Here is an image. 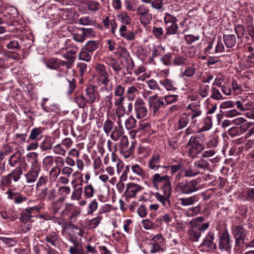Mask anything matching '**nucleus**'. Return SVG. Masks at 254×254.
<instances>
[{
	"label": "nucleus",
	"mask_w": 254,
	"mask_h": 254,
	"mask_svg": "<svg viewBox=\"0 0 254 254\" xmlns=\"http://www.w3.org/2000/svg\"><path fill=\"white\" fill-rule=\"evenodd\" d=\"M170 177L167 174L160 176L154 174L152 177V183L153 186L158 189V185L161 184L160 191L154 193V196L165 207H168L170 205V197L172 194V189Z\"/></svg>",
	"instance_id": "obj_1"
},
{
	"label": "nucleus",
	"mask_w": 254,
	"mask_h": 254,
	"mask_svg": "<svg viewBox=\"0 0 254 254\" xmlns=\"http://www.w3.org/2000/svg\"><path fill=\"white\" fill-rule=\"evenodd\" d=\"M204 218L202 216L197 217L191 219L189 224L190 227L188 231L189 240L192 242L199 241L202 233H204L209 227V223H202Z\"/></svg>",
	"instance_id": "obj_2"
},
{
	"label": "nucleus",
	"mask_w": 254,
	"mask_h": 254,
	"mask_svg": "<svg viewBox=\"0 0 254 254\" xmlns=\"http://www.w3.org/2000/svg\"><path fill=\"white\" fill-rule=\"evenodd\" d=\"M199 181L197 179L191 181L183 180L177 184L175 190L178 192L186 194L194 192L200 189Z\"/></svg>",
	"instance_id": "obj_3"
},
{
	"label": "nucleus",
	"mask_w": 254,
	"mask_h": 254,
	"mask_svg": "<svg viewBox=\"0 0 254 254\" xmlns=\"http://www.w3.org/2000/svg\"><path fill=\"white\" fill-rule=\"evenodd\" d=\"M161 157L158 153H154L148 161V168L154 171H157L155 174L160 176L166 175L169 170L170 167L160 165Z\"/></svg>",
	"instance_id": "obj_4"
},
{
	"label": "nucleus",
	"mask_w": 254,
	"mask_h": 254,
	"mask_svg": "<svg viewBox=\"0 0 254 254\" xmlns=\"http://www.w3.org/2000/svg\"><path fill=\"white\" fill-rule=\"evenodd\" d=\"M74 230H78L77 234L81 237L84 235V230L78 227L74 224H69L64 223L63 226V229L61 230V234L63 236L66 238L70 242L77 240V237L75 235Z\"/></svg>",
	"instance_id": "obj_5"
},
{
	"label": "nucleus",
	"mask_w": 254,
	"mask_h": 254,
	"mask_svg": "<svg viewBox=\"0 0 254 254\" xmlns=\"http://www.w3.org/2000/svg\"><path fill=\"white\" fill-rule=\"evenodd\" d=\"M41 170V166L37 159H34L31 162L29 170L24 174L26 182L28 184L35 183L37 180L39 173Z\"/></svg>",
	"instance_id": "obj_6"
},
{
	"label": "nucleus",
	"mask_w": 254,
	"mask_h": 254,
	"mask_svg": "<svg viewBox=\"0 0 254 254\" xmlns=\"http://www.w3.org/2000/svg\"><path fill=\"white\" fill-rule=\"evenodd\" d=\"M232 233L235 238V247L243 248L248 235V231L242 225H236L232 228Z\"/></svg>",
	"instance_id": "obj_7"
},
{
	"label": "nucleus",
	"mask_w": 254,
	"mask_h": 254,
	"mask_svg": "<svg viewBox=\"0 0 254 254\" xmlns=\"http://www.w3.org/2000/svg\"><path fill=\"white\" fill-rule=\"evenodd\" d=\"M164 239L161 235H156L150 240L149 243L150 252L155 254L160 252H164L165 248Z\"/></svg>",
	"instance_id": "obj_8"
},
{
	"label": "nucleus",
	"mask_w": 254,
	"mask_h": 254,
	"mask_svg": "<svg viewBox=\"0 0 254 254\" xmlns=\"http://www.w3.org/2000/svg\"><path fill=\"white\" fill-rule=\"evenodd\" d=\"M136 13L139 16V19L143 25H147L152 18V14L150 12L149 7L144 4L140 5L136 10Z\"/></svg>",
	"instance_id": "obj_9"
},
{
	"label": "nucleus",
	"mask_w": 254,
	"mask_h": 254,
	"mask_svg": "<svg viewBox=\"0 0 254 254\" xmlns=\"http://www.w3.org/2000/svg\"><path fill=\"white\" fill-rule=\"evenodd\" d=\"M94 69L99 82L101 84L107 86L111 80L110 75L107 67L103 64H98L95 65Z\"/></svg>",
	"instance_id": "obj_10"
},
{
	"label": "nucleus",
	"mask_w": 254,
	"mask_h": 254,
	"mask_svg": "<svg viewBox=\"0 0 254 254\" xmlns=\"http://www.w3.org/2000/svg\"><path fill=\"white\" fill-rule=\"evenodd\" d=\"M134 111L135 117L137 119H142L146 117L148 110L143 99L138 98L134 102Z\"/></svg>",
	"instance_id": "obj_11"
},
{
	"label": "nucleus",
	"mask_w": 254,
	"mask_h": 254,
	"mask_svg": "<svg viewBox=\"0 0 254 254\" xmlns=\"http://www.w3.org/2000/svg\"><path fill=\"white\" fill-rule=\"evenodd\" d=\"M232 241L227 231L223 232L219 238L218 247L220 251L230 253L232 249Z\"/></svg>",
	"instance_id": "obj_12"
},
{
	"label": "nucleus",
	"mask_w": 254,
	"mask_h": 254,
	"mask_svg": "<svg viewBox=\"0 0 254 254\" xmlns=\"http://www.w3.org/2000/svg\"><path fill=\"white\" fill-rule=\"evenodd\" d=\"M214 233L209 232L203 239L199 247L205 252L214 251L217 248L216 244L214 242Z\"/></svg>",
	"instance_id": "obj_13"
},
{
	"label": "nucleus",
	"mask_w": 254,
	"mask_h": 254,
	"mask_svg": "<svg viewBox=\"0 0 254 254\" xmlns=\"http://www.w3.org/2000/svg\"><path fill=\"white\" fill-rule=\"evenodd\" d=\"M120 146V153L123 154L125 158H128L133 153V148L134 145L133 143L129 145L127 137L126 135L122 136L120 141L119 143Z\"/></svg>",
	"instance_id": "obj_14"
},
{
	"label": "nucleus",
	"mask_w": 254,
	"mask_h": 254,
	"mask_svg": "<svg viewBox=\"0 0 254 254\" xmlns=\"http://www.w3.org/2000/svg\"><path fill=\"white\" fill-rule=\"evenodd\" d=\"M148 105L154 114H156L161 108H164L166 104L163 99L155 94L148 98Z\"/></svg>",
	"instance_id": "obj_15"
},
{
	"label": "nucleus",
	"mask_w": 254,
	"mask_h": 254,
	"mask_svg": "<svg viewBox=\"0 0 254 254\" xmlns=\"http://www.w3.org/2000/svg\"><path fill=\"white\" fill-rule=\"evenodd\" d=\"M5 194L7 195V199L12 200L13 203L16 205L21 204L26 202L28 199L26 196L16 191L14 189L11 188H9L6 191Z\"/></svg>",
	"instance_id": "obj_16"
},
{
	"label": "nucleus",
	"mask_w": 254,
	"mask_h": 254,
	"mask_svg": "<svg viewBox=\"0 0 254 254\" xmlns=\"http://www.w3.org/2000/svg\"><path fill=\"white\" fill-rule=\"evenodd\" d=\"M57 196V190L55 188H47L37 192V197L44 201H52L55 199Z\"/></svg>",
	"instance_id": "obj_17"
},
{
	"label": "nucleus",
	"mask_w": 254,
	"mask_h": 254,
	"mask_svg": "<svg viewBox=\"0 0 254 254\" xmlns=\"http://www.w3.org/2000/svg\"><path fill=\"white\" fill-rule=\"evenodd\" d=\"M143 190V188L134 183H129L127 185L125 195L127 198L135 197L136 194Z\"/></svg>",
	"instance_id": "obj_18"
},
{
	"label": "nucleus",
	"mask_w": 254,
	"mask_h": 254,
	"mask_svg": "<svg viewBox=\"0 0 254 254\" xmlns=\"http://www.w3.org/2000/svg\"><path fill=\"white\" fill-rule=\"evenodd\" d=\"M105 63L108 66L109 69L110 68H112L116 75H118L124 68L123 63L119 62L113 57L107 58L105 60Z\"/></svg>",
	"instance_id": "obj_19"
},
{
	"label": "nucleus",
	"mask_w": 254,
	"mask_h": 254,
	"mask_svg": "<svg viewBox=\"0 0 254 254\" xmlns=\"http://www.w3.org/2000/svg\"><path fill=\"white\" fill-rule=\"evenodd\" d=\"M98 92L95 86L90 85L85 90L84 96L87 103L91 104L95 101Z\"/></svg>",
	"instance_id": "obj_20"
},
{
	"label": "nucleus",
	"mask_w": 254,
	"mask_h": 254,
	"mask_svg": "<svg viewBox=\"0 0 254 254\" xmlns=\"http://www.w3.org/2000/svg\"><path fill=\"white\" fill-rule=\"evenodd\" d=\"M44 63L47 68L52 70H60L63 66L62 60L56 58L48 59L45 60Z\"/></svg>",
	"instance_id": "obj_21"
},
{
	"label": "nucleus",
	"mask_w": 254,
	"mask_h": 254,
	"mask_svg": "<svg viewBox=\"0 0 254 254\" xmlns=\"http://www.w3.org/2000/svg\"><path fill=\"white\" fill-rule=\"evenodd\" d=\"M205 141V136L203 134L199 133L192 135L187 145H194L199 147H204L203 142Z\"/></svg>",
	"instance_id": "obj_22"
},
{
	"label": "nucleus",
	"mask_w": 254,
	"mask_h": 254,
	"mask_svg": "<svg viewBox=\"0 0 254 254\" xmlns=\"http://www.w3.org/2000/svg\"><path fill=\"white\" fill-rule=\"evenodd\" d=\"M187 108L190 109L192 112V115L190 118V124L191 125H193V126H195L198 118L202 114V111L199 108H197V106L192 104H189Z\"/></svg>",
	"instance_id": "obj_23"
},
{
	"label": "nucleus",
	"mask_w": 254,
	"mask_h": 254,
	"mask_svg": "<svg viewBox=\"0 0 254 254\" xmlns=\"http://www.w3.org/2000/svg\"><path fill=\"white\" fill-rule=\"evenodd\" d=\"M4 40L5 41L6 48L11 51H17L20 49V45L18 39H14L11 36H6Z\"/></svg>",
	"instance_id": "obj_24"
},
{
	"label": "nucleus",
	"mask_w": 254,
	"mask_h": 254,
	"mask_svg": "<svg viewBox=\"0 0 254 254\" xmlns=\"http://www.w3.org/2000/svg\"><path fill=\"white\" fill-rule=\"evenodd\" d=\"M117 124L118 125V127H115V128L111 132L110 135V138L114 141H117L120 138H121L122 136H124L123 134L124 133V129L121 123H119V122H117Z\"/></svg>",
	"instance_id": "obj_25"
},
{
	"label": "nucleus",
	"mask_w": 254,
	"mask_h": 254,
	"mask_svg": "<svg viewBox=\"0 0 254 254\" xmlns=\"http://www.w3.org/2000/svg\"><path fill=\"white\" fill-rule=\"evenodd\" d=\"M59 235L55 232H51L46 234L45 237V241L51 246L56 247L59 243Z\"/></svg>",
	"instance_id": "obj_26"
},
{
	"label": "nucleus",
	"mask_w": 254,
	"mask_h": 254,
	"mask_svg": "<svg viewBox=\"0 0 254 254\" xmlns=\"http://www.w3.org/2000/svg\"><path fill=\"white\" fill-rule=\"evenodd\" d=\"M63 57L66 61L62 60L63 66H65L67 69H70L73 67L74 61L76 59L75 55H71L70 52H67L63 55Z\"/></svg>",
	"instance_id": "obj_27"
},
{
	"label": "nucleus",
	"mask_w": 254,
	"mask_h": 254,
	"mask_svg": "<svg viewBox=\"0 0 254 254\" xmlns=\"http://www.w3.org/2000/svg\"><path fill=\"white\" fill-rule=\"evenodd\" d=\"M48 183V177L47 175H42L38 178L36 184V191L37 192L47 188L46 185Z\"/></svg>",
	"instance_id": "obj_28"
},
{
	"label": "nucleus",
	"mask_w": 254,
	"mask_h": 254,
	"mask_svg": "<svg viewBox=\"0 0 254 254\" xmlns=\"http://www.w3.org/2000/svg\"><path fill=\"white\" fill-rule=\"evenodd\" d=\"M160 83L167 91H175L177 89L175 82L170 78H165L160 81Z\"/></svg>",
	"instance_id": "obj_29"
},
{
	"label": "nucleus",
	"mask_w": 254,
	"mask_h": 254,
	"mask_svg": "<svg viewBox=\"0 0 254 254\" xmlns=\"http://www.w3.org/2000/svg\"><path fill=\"white\" fill-rule=\"evenodd\" d=\"M119 32L121 36L128 41L133 40L135 38L134 33L133 31H127V27L125 25L121 26Z\"/></svg>",
	"instance_id": "obj_30"
},
{
	"label": "nucleus",
	"mask_w": 254,
	"mask_h": 254,
	"mask_svg": "<svg viewBox=\"0 0 254 254\" xmlns=\"http://www.w3.org/2000/svg\"><path fill=\"white\" fill-rule=\"evenodd\" d=\"M189 147L188 155L191 158H195L198 157V155L204 149V147H198L194 145H187Z\"/></svg>",
	"instance_id": "obj_31"
},
{
	"label": "nucleus",
	"mask_w": 254,
	"mask_h": 254,
	"mask_svg": "<svg viewBox=\"0 0 254 254\" xmlns=\"http://www.w3.org/2000/svg\"><path fill=\"white\" fill-rule=\"evenodd\" d=\"M142 130L146 136H149L154 133L153 130L151 128L150 124L147 122H140L138 128L135 131Z\"/></svg>",
	"instance_id": "obj_32"
},
{
	"label": "nucleus",
	"mask_w": 254,
	"mask_h": 254,
	"mask_svg": "<svg viewBox=\"0 0 254 254\" xmlns=\"http://www.w3.org/2000/svg\"><path fill=\"white\" fill-rule=\"evenodd\" d=\"M22 173V167L20 166H18L7 175L9 176L11 181L13 180L14 182L16 183L18 182L21 178Z\"/></svg>",
	"instance_id": "obj_33"
},
{
	"label": "nucleus",
	"mask_w": 254,
	"mask_h": 254,
	"mask_svg": "<svg viewBox=\"0 0 254 254\" xmlns=\"http://www.w3.org/2000/svg\"><path fill=\"white\" fill-rule=\"evenodd\" d=\"M223 39L224 44L227 48H232L236 44V36L234 34H224Z\"/></svg>",
	"instance_id": "obj_34"
},
{
	"label": "nucleus",
	"mask_w": 254,
	"mask_h": 254,
	"mask_svg": "<svg viewBox=\"0 0 254 254\" xmlns=\"http://www.w3.org/2000/svg\"><path fill=\"white\" fill-rule=\"evenodd\" d=\"M165 29L166 30V35H179V31L178 30L179 27L176 23L165 25Z\"/></svg>",
	"instance_id": "obj_35"
},
{
	"label": "nucleus",
	"mask_w": 254,
	"mask_h": 254,
	"mask_svg": "<svg viewBox=\"0 0 254 254\" xmlns=\"http://www.w3.org/2000/svg\"><path fill=\"white\" fill-rule=\"evenodd\" d=\"M42 129L41 127L34 128L31 130L29 140L38 141L42 137Z\"/></svg>",
	"instance_id": "obj_36"
},
{
	"label": "nucleus",
	"mask_w": 254,
	"mask_h": 254,
	"mask_svg": "<svg viewBox=\"0 0 254 254\" xmlns=\"http://www.w3.org/2000/svg\"><path fill=\"white\" fill-rule=\"evenodd\" d=\"M64 200V197L52 201L51 208L54 214H57L63 206V202Z\"/></svg>",
	"instance_id": "obj_37"
},
{
	"label": "nucleus",
	"mask_w": 254,
	"mask_h": 254,
	"mask_svg": "<svg viewBox=\"0 0 254 254\" xmlns=\"http://www.w3.org/2000/svg\"><path fill=\"white\" fill-rule=\"evenodd\" d=\"M116 127L115 123L109 118H108L103 124V130L107 135Z\"/></svg>",
	"instance_id": "obj_38"
},
{
	"label": "nucleus",
	"mask_w": 254,
	"mask_h": 254,
	"mask_svg": "<svg viewBox=\"0 0 254 254\" xmlns=\"http://www.w3.org/2000/svg\"><path fill=\"white\" fill-rule=\"evenodd\" d=\"M73 246H70L69 248V253L70 254H83V251L82 249L80 244L75 240L71 242Z\"/></svg>",
	"instance_id": "obj_39"
},
{
	"label": "nucleus",
	"mask_w": 254,
	"mask_h": 254,
	"mask_svg": "<svg viewBox=\"0 0 254 254\" xmlns=\"http://www.w3.org/2000/svg\"><path fill=\"white\" fill-rule=\"evenodd\" d=\"M131 172L133 175L143 178L145 175V170L137 164H132L130 166Z\"/></svg>",
	"instance_id": "obj_40"
},
{
	"label": "nucleus",
	"mask_w": 254,
	"mask_h": 254,
	"mask_svg": "<svg viewBox=\"0 0 254 254\" xmlns=\"http://www.w3.org/2000/svg\"><path fill=\"white\" fill-rule=\"evenodd\" d=\"M33 217L32 213L27 208L21 213L20 221L25 224L31 222Z\"/></svg>",
	"instance_id": "obj_41"
},
{
	"label": "nucleus",
	"mask_w": 254,
	"mask_h": 254,
	"mask_svg": "<svg viewBox=\"0 0 254 254\" xmlns=\"http://www.w3.org/2000/svg\"><path fill=\"white\" fill-rule=\"evenodd\" d=\"M138 93V91L136 86L133 85L128 86L126 91L127 100L128 101L134 100Z\"/></svg>",
	"instance_id": "obj_42"
},
{
	"label": "nucleus",
	"mask_w": 254,
	"mask_h": 254,
	"mask_svg": "<svg viewBox=\"0 0 254 254\" xmlns=\"http://www.w3.org/2000/svg\"><path fill=\"white\" fill-rule=\"evenodd\" d=\"M12 187V181L8 175L1 176L0 178V187L2 190L5 188H10Z\"/></svg>",
	"instance_id": "obj_43"
},
{
	"label": "nucleus",
	"mask_w": 254,
	"mask_h": 254,
	"mask_svg": "<svg viewBox=\"0 0 254 254\" xmlns=\"http://www.w3.org/2000/svg\"><path fill=\"white\" fill-rule=\"evenodd\" d=\"M98 41L92 40L88 41L83 48L92 54L93 52L98 48Z\"/></svg>",
	"instance_id": "obj_44"
},
{
	"label": "nucleus",
	"mask_w": 254,
	"mask_h": 254,
	"mask_svg": "<svg viewBox=\"0 0 254 254\" xmlns=\"http://www.w3.org/2000/svg\"><path fill=\"white\" fill-rule=\"evenodd\" d=\"M194 164L202 174H203V172L208 169L209 165L208 162L203 158H201L199 160L195 161Z\"/></svg>",
	"instance_id": "obj_45"
},
{
	"label": "nucleus",
	"mask_w": 254,
	"mask_h": 254,
	"mask_svg": "<svg viewBox=\"0 0 254 254\" xmlns=\"http://www.w3.org/2000/svg\"><path fill=\"white\" fill-rule=\"evenodd\" d=\"M20 154L18 153L13 154L8 159V164L11 167H14L18 164L21 165L20 163Z\"/></svg>",
	"instance_id": "obj_46"
},
{
	"label": "nucleus",
	"mask_w": 254,
	"mask_h": 254,
	"mask_svg": "<svg viewBox=\"0 0 254 254\" xmlns=\"http://www.w3.org/2000/svg\"><path fill=\"white\" fill-rule=\"evenodd\" d=\"M184 116H181L177 123V127L179 129H181L187 127L190 122L189 117L184 113Z\"/></svg>",
	"instance_id": "obj_47"
},
{
	"label": "nucleus",
	"mask_w": 254,
	"mask_h": 254,
	"mask_svg": "<svg viewBox=\"0 0 254 254\" xmlns=\"http://www.w3.org/2000/svg\"><path fill=\"white\" fill-rule=\"evenodd\" d=\"M95 190L93 185L90 183L87 184L84 188V196L86 198H91L93 196Z\"/></svg>",
	"instance_id": "obj_48"
},
{
	"label": "nucleus",
	"mask_w": 254,
	"mask_h": 254,
	"mask_svg": "<svg viewBox=\"0 0 254 254\" xmlns=\"http://www.w3.org/2000/svg\"><path fill=\"white\" fill-rule=\"evenodd\" d=\"M179 200L182 206H188L192 205L197 201V197L196 195H193L188 198H181Z\"/></svg>",
	"instance_id": "obj_49"
},
{
	"label": "nucleus",
	"mask_w": 254,
	"mask_h": 254,
	"mask_svg": "<svg viewBox=\"0 0 254 254\" xmlns=\"http://www.w3.org/2000/svg\"><path fill=\"white\" fill-rule=\"evenodd\" d=\"M74 100L80 108H84L87 103L86 98L83 93L77 94L75 96Z\"/></svg>",
	"instance_id": "obj_50"
},
{
	"label": "nucleus",
	"mask_w": 254,
	"mask_h": 254,
	"mask_svg": "<svg viewBox=\"0 0 254 254\" xmlns=\"http://www.w3.org/2000/svg\"><path fill=\"white\" fill-rule=\"evenodd\" d=\"M136 120L132 115H130L125 122V126L126 128L129 130L136 126Z\"/></svg>",
	"instance_id": "obj_51"
},
{
	"label": "nucleus",
	"mask_w": 254,
	"mask_h": 254,
	"mask_svg": "<svg viewBox=\"0 0 254 254\" xmlns=\"http://www.w3.org/2000/svg\"><path fill=\"white\" fill-rule=\"evenodd\" d=\"M74 190L72 192L70 198L71 200H79L82 195V187H77V185H73V186Z\"/></svg>",
	"instance_id": "obj_52"
},
{
	"label": "nucleus",
	"mask_w": 254,
	"mask_h": 254,
	"mask_svg": "<svg viewBox=\"0 0 254 254\" xmlns=\"http://www.w3.org/2000/svg\"><path fill=\"white\" fill-rule=\"evenodd\" d=\"M173 61V54L168 53L163 55L160 58V61L165 66H171L172 64Z\"/></svg>",
	"instance_id": "obj_53"
},
{
	"label": "nucleus",
	"mask_w": 254,
	"mask_h": 254,
	"mask_svg": "<svg viewBox=\"0 0 254 254\" xmlns=\"http://www.w3.org/2000/svg\"><path fill=\"white\" fill-rule=\"evenodd\" d=\"M165 53V48L161 45L154 46L151 58H155L162 55Z\"/></svg>",
	"instance_id": "obj_54"
},
{
	"label": "nucleus",
	"mask_w": 254,
	"mask_h": 254,
	"mask_svg": "<svg viewBox=\"0 0 254 254\" xmlns=\"http://www.w3.org/2000/svg\"><path fill=\"white\" fill-rule=\"evenodd\" d=\"M115 114L118 119L119 123H121V119L127 115L126 109L123 106L117 107L115 109Z\"/></svg>",
	"instance_id": "obj_55"
},
{
	"label": "nucleus",
	"mask_w": 254,
	"mask_h": 254,
	"mask_svg": "<svg viewBox=\"0 0 254 254\" xmlns=\"http://www.w3.org/2000/svg\"><path fill=\"white\" fill-rule=\"evenodd\" d=\"M212 123L211 117L210 116H207L204 118L203 121V126L200 128V130L202 131H205L208 130L212 127Z\"/></svg>",
	"instance_id": "obj_56"
},
{
	"label": "nucleus",
	"mask_w": 254,
	"mask_h": 254,
	"mask_svg": "<svg viewBox=\"0 0 254 254\" xmlns=\"http://www.w3.org/2000/svg\"><path fill=\"white\" fill-rule=\"evenodd\" d=\"M196 68L193 65L187 67L182 72L184 76L187 77H191L194 76L196 73Z\"/></svg>",
	"instance_id": "obj_57"
},
{
	"label": "nucleus",
	"mask_w": 254,
	"mask_h": 254,
	"mask_svg": "<svg viewBox=\"0 0 254 254\" xmlns=\"http://www.w3.org/2000/svg\"><path fill=\"white\" fill-rule=\"evenodd\" d=\"M178 98V95L169 94L165 95L163 99L166 106L177 102Z\"/></svg>",
	"instance_id": "obj_58"
},
{
	"label": "nucleus",
	"mask_w": 254,
	"mask_h": 254,
	"mask_svg": "<svg viewBox=\"0 0 254 254\" xmlns=\"http://www.w3.org/2000/svg\"><path fill=\"white\" fill-rule=\"evenodd\" d=\"M164 4L163 0H153L151 1L152 7L161 12L164 10Z\"/></svg>",
	"instance_id": "obj_59"
},
{
	"label": "nucleus",
	"mask_w": 254,
	"mask_h": 254,
	"mask_svg": "<svg viewBox=\"0 0 254 254\" xmlns=\"http://www.w3.org/2000/svg\"><path fill=\"white\" fill-rule=\"evenodd\" d=\"M6 11L7 13L10 14V21L8 22L9 25L12 24V21L14 20L15 17H17L18 15V10L14 6H9L7 7Z\"/></svg>",
	"instance_id": "obj_60"
},
{
	"label": "nucleus",
	"mask_w": 254,
	"mask_h": 254,
	"mask_svg": "<svg viewBox=\"0 0 254 254\" xmlns=\"http://www.w3.org/2000/svg\"><path fill=\"white\" fill-rule=\"evenodd\" d=\"M92 55L91 53L82 48L79 53V60L88 62L91 60Z\"/></svg>",
	"instance_id": "obj_61"
},
{
	"label": "nucleus",
	"mask_w": 254,
	"mask_h": 254,
	"mask_svg": "<svg viewBox=\"0 0 254 254\" xmlns=\"http://www.w3.org/2000/svg\"><path fill=\"white\" fill-rule=\"evenodd\" d=\"M210 98L215 100H219L223 99L219 89L214 86H212L211 88Z\"/></svg>",
	"instance_id": "obj_62"
},
{
	"label": "nucleus",
	"mask_w": 254,
	"mask_h": 254,
	"mask_svg": "<svg viewBox=\"0 0 254 254\" xmlns=\"http://www.w3.org/2000/svg\"><path fill=\"white\" fill-rule=\"evenodd\" d=\"M86 5L89 10L91 11H96L99 10L100 7V4L97 1L90 0L86 2Z\"/></svg>",
	"instance_id": "obj_63"
},
{
	"label": "nucleus",
	"mask_w": 254,
	"mask_h": 254,
	"mask_svg": "<svg viewBox=\"0 0 254 254\" xmlns=\"http://www.w3.org/2000/svg\"><path fill=\"white\" fill-rule=\"evenodd\" d=\"M72 38L74 40L79 43H82L85 40L80 28L78 29L76 32L72 33Z\"/></svg>",
	"instance_id": "obj_64"
}]
</instances>
